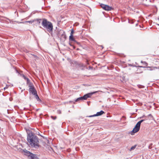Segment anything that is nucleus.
Listing matches in <instances>:
<instances>
[{
  "mask_svg": "<svg viewBox=\"0 0 159 159\" xmlns=\"http://www.w3.org/2000/svg\"><path fill=\"white\" fill-rule=\"evenodd\" d=\"M27 141L29 143L31 147L35 148H39L40 145L39 139L37 136L32 132L27 133Z\"/></svg>",
  "mask_w": 159,
  "mask_h": 159,
  "instance_id": "nucleus-1",
  "label": "nucleus"
},
{
  "mask_svg": "<svg viewBox=\"0 0 159 159\" xmlns=\"http://www.w3.org/2000/svg\"><path fill=\"white\" fill-rule=\"evenodd\" d=\"M42 25L49 33H51L52 32L53 29L52 24L47 19L45 18L42 19Z\"/></svg>",
  "mask_w": 159,
  "mask_h": 159,
  "instance_id": "nucleus-2",
  "label": "nucleus"
},
{
  "mask_svg": "<svg viewBox=\"0 0 159 159\" xmlns=\"http://www.w3.org/2000/svg\"><path fill=\"white\" fill-rule=\"evenodd\" d=\"M145 120H146V119L142 120L137 123L131 132V134L132 135H133L134 133L138 132L139 130L141 123Z\"/></svg>",
  "mask_w": 159,
  "mask_h": 159,
  "instance_id": "nucleus-3",
  "label": "nucleus"
},
{
  "mask_svg": "<svg viewBox=\"0 0 159 159\" xmlns=\"http://www.w3.org/2000/svg\"><path fill=\"white\" fill-rule=\"evenodd\" d=\"M23 151L25 155L27 156L29 159H34L37 158L36 154H33L25 149Z\"/></svg>",
  "mask_w": 159,
  "mask_h": 159,
  "instance_id": "nucleus-4",
  "label": "nucleus"
},
{
  "mask_svg": "<svg viewBox=\"0 0 159 159\" xmlns=\"http://www.w3.org/2000/svg\"><path fill=\"white\" fill-rule=\"evenodd\" d=\"M57 35L60 37L62 39H65L66 38L65 32L62 30H60L58 32Z\"/></svg>",
  "mask_w": 159,
  "mask_h": 159,
  "instance_id": "nucleus-5",
  "label": "nucleus"
},
{
  "mask_svg": "<svg viewBox=\"0 0 159 159\" xmlns=\"http://www.w3.org/2000/svg\"><path fill=\"white\" fill-rule=\"evenodd\" d=\"M100 6L102 8L106 11H111L112 9V7L103 4H101Z\"/></svg>",
  "mask_w": 159,
  "mask_h": 159,
  "instance_id": "nucleus-6",
  "label": "nucleus"
},
{
  "mask_svg": "<svg viewBox=\"0 0 159 159\" xmlns=\"http://www.w3.org/2000/svg\"><path fill=\"white\" fill-rule=\"evenodd\" d=\"M29 91L30 93H31L33 95L35 94V93H37V91L35 89L34 87L30 88Z\"/></svg>",
  "mask_w": 159,
  "mask_h": 159,
  "instance_id": "nucleus-7",
  "label": "nucleus"
},
{
  "mask_svg": "<svg viewBox=\"0 0 159 159\" xmlns=\"http://www.w3.org/2000/svg\"><path fill=\"white\" fill-rule=\"evenodd\" d=\"M104 113V111H101L100 112H97L96 114L94 115H93L90 116V117H92L95 116H100L103 114Z\"/></svg>",
  "mask_w": 159,
  "mask_h": 159,
  "instance_id": "nucleus-8",
  "label": "nucleus"
},
{
  "mask_svg": "<svg viewBox=\"0 0 159 159\" xmlns=\"http://www.w3.org/2000/svg\"><path fill=\"white\" fill-rule=\"evenodd\" d=\"M83 100H86L88 98H89V93H88L82 97Z\"/></svg>",
  "mask_w": 159,
  "mask_h": 159,
  "instance_id": "nucleus-9",
  "label": "nucleus"
},
{
  "mask_svg": "<svg viewBox=\"0 0 159 159\" xmlns=\"http://www.w3.org/2000/svg\"><path fill=\"white\" fill-rule=\"evenodd\" d=\"M34 21H37V24L38 25H40V24L41 23L42 21V19H34Z\"/></svg>",
  "mask_w": 159,
  "mask_h": 159,
  "instance_id": "nucleus-10",
  "label": "nucleus"
},
{
  "mask_svg": "<svg viewBox=\"0 0 159 159\" xmlns=\"http://www.w3.org/2000/svg\"><path fill=\"white\" fill-rule=\"evenodd\" d=\"M27 84L28 85L29 88H30V87L31 88L34 87L33 84L32 83L30 82V80L29 82H27Z\"/></svg>",
  "mask_w": 159,
  "mask_h": 159,
  "instance_id": "nucleus-11",
  "label": "nucleus"
},
{
  "mask_svg": "<svg viewBox=\"0 0 159 159\" xmlns=\"http://www.w3.org/2000/svg\"><path fill=\"white\" fill-rule=\"evenodd\" d=\"M34 96H35V97L36 99L38 101H41V100L39 99V97L37 93H35V94L34 95Z\"/></svg>",
  "mask_w": 159,
  "mask_h": 159,
  "instance_id": "nucleus-12",
  "label": "nucleus"
},
{
  "mask_svg": "<svg viewBox=\"0 0 159 159\" xmlns=\"http://www.w3.org/2000/svg\"><path fill=\"white\" fill-rule=\"evenodd\" d=\"M69 40L75 42L76 41L73 37V35H70L69 36Z\"/></svg>",
  "mask_w": 159,
  "mask_h": 159,
  "instance_id": "nucleus-13",
  "label": "nucleus"
},
{
  "mask_svg": "<svg viewBox=\"0 0 159 159\" xmlns=\"http://www.w3.org/2000/svg\"><path fill=\"white\" fill-rule=\"evenodd\" d=\"M83 100V98L82 97H80L79 98H77L75 101V102H79L80 101Z\"/></svg>",
  "mask_w": 159,
  "mask_h": 159,
  "instance_id": "nucleus-14",
  "label": "nucleus"
},
{
  "mask_svg": "<svg viewBox=\"0 0 159 159\" xmlns=\"http://www.w3.org/2000/svg\"><path fill=\"white\" fill-rule=\"evenodd\" d=\"M148 68H150V70H155V69H158L159 68L158 67H150V66H148V67H147Z\"/></svg>",
  "mask_w": 159,
  "mask_h": 159,
  "instance_id": "nucleus-15",
  "label": "nucleus"
},
{
  "mask_svg": "<svg viewBox=\"0 0 159 159\" xmlns=\"http://www.w3.org/2000/svg\"><path fill=\"white\" fill-rule=\"evenodd\" d=\"M22 77H23V78H24V79L25 80H26V81L27 82H28L29 81V78H27L25 76V75H22Z\"/></svg>",
  "mask_w": 159,
  "mask_h": 159,
  "instance_id": "nucleus-16",
  "label": "nucleus"
},
{
  "mask_svg": "<svg viewBox=\"0 0 159 159\" xmlns=\"http://www.w3.org/2000/svg\"><path fill=\"white\" fill-rule=\"evenodd\" d=\"M34 22V20H31L30 21H27L25 22L26 23H29L30 24H32Z\"/></svg>",
  "mask_w": 159,
  "mask_h": 159,
  "instance_id": "nucleus-17",
  "label": "nucleus"
},
{
  "mask_svg": "<svg viewBox=\"0 0 159 159\" xmlns=\"http://www.w3.org/2000/svg\"><path fill=\"white\" fill-rule=\"evenodd\" d=\"M142 63H143L144 65L145 66H146L148 65V63L145 61H141Z\"/></svg>",
  "mask_w": 159,
  "mask_h": 159,
  "instance_id": "nucleus-18",
  "label": "nucleus"
},
{
  "mask_svg": "<svg viewBox=\"0 0 159 159\" xmlns=\"http://www.w3.org/2000/svg\"><path fill=\"white\" fill-rule=\"evenodd\" d=\"M136 146V145H135L134 146L132 147L130 149V151H131L132 150H134Z\"/></svg>",
  "mask_w": 159,
  "mask_h": 159,
  "instance_id": "nucleus-19",
  "label": "nucleus"
},
{
  "mask_svg": "<svg viewBox=\"0 0 159 159\" xmlns=\"http://www.w3.org/2000/svg\"><path fill=\"white\" fill-rule=\"evenodd\" d=\"M98 91H96V92H91V93H90V97L92 95H93V94H95L96 93H98Z\"/></svg>",
  "mask_w": 159,
  "mask_h": 159,
  "instance_id": "nucleus-20",
  "label": "nucleus"
},
{
  "mask_svg": "<svg viewBox=\"0 0 159 159\" xmlns=\"http://www.w3.org/2000/svg\"><path fill=\"white\" fill-rule=\"evenodd\" d=\"M74 33V30L73 29H71V30L70 35H73V34Z\"/></svg>",
  "mask_w": 159,
  "mask_h": 159,
  "instance_id": "nucleus-21",
  "label": "nucleus"
},
{
  "mask_svg": "<svg viewBox=\"0 0 159 159\" xmlns=\"http://www.w3.org/2000/svg\"><path fill=\"white\" fill-rule=\"evenodd\" d=\"M51 118L53 120H55L57 118V117L56 116H51Z\"/></svg>",
  "mask_w": 159,
  "mask_h": 159,
  "instance_id": "nucleus-22",
  "label": "nucleus"
},
{
  "mask_svg": "<svg viewBox=\"0 0 159 159\" xmlns=\"http://www.w3.org/2000/svg\"><path fill=\"white\" fill-rule=\"evenodd\" d=\"M31 54V55H33V56H34V58H35L36 59H37L38 58V57L37 56L34 55V54Z\"/></svg>",
  "mask_w": 159,
  "mask_h": 159,
  "instance_id": "nucleus-23",
  "label": "nucleus"
},
{
  "mask_svg": "<svg viewBox=\"0 0 159 159\" xmlns=\"http://www.w3.org/2000/svg\"><path fill=\"white\" fill-rule=\"evenodd\" d=\"M57 113L59 114H61V111L60 110H58L57 111Z\"/></svg>",
  "mask_w": 159,
  "mask_h": 159,
  "instance_id": "nucleus-24",
  "label": "nucleus"
},
{
  "mask_svg": "<svg viewBox=\"0 0 159 159\" xmlns=\"http://www.w3.org/2000/svg\"><path fill=\"white\" fill-rule=\"evenodd\" d=\"M145 117V116L144 115H143V116H141V117H140V119L143 118L144 117Z\"/></svg>",
  "mask_w": 159,
  "mask_h": 159,
  "instance_id": "nucleus-25",
  "label": "nucleus"
},
{
  "mask_svg": "<svg viewBox=\"0 0 159 159\" xmlns=\"http://www.w3.org/2000/svg\"><path fill=\"white\" fill-rule=\"evenodd\" d=\"M143 2H144V3H143V4H145V1H147V0H143Z\"/></svg>",
  "mask_w": 159,
  "mask_h": 159,
  "instance_id": "nucleus-26",
  "label": "nucleus"
},
{
  "mask_svg": "<svg viewBox=\"0 0 159 159\" xmlns=\"http://www.w3.org/2000/svg\"><path fill=\"white\" fill-rule=\"evenodd\" d=\"M151 146H149V149H151Z\"/></svg>",
  "mask_w": 159,
  "mask_h": 159,
  "instance_id": "nucleus-27",
  "label": "nucleus"
},
{
  "mask_svg": "<svg viewBox=\"0 0 159 159\" xmlns=\"http://www.w3.org/2000/svg\"><path fill=\"white\" fill-rule=\"evenodd\" d=\"M152 145V143H151V144H150L149 146H151Z\"/></svg>",
  "mask_w": 159,
  "mask_h": 159,
  "instance_id": "nucleus-28",
  "label": "nucleus"
},
{
  "mask_svg": "<svg viewBox=\"0 0 159 159\" xmlns=\"http://www.w3.org/2000/svg\"><path fill=\"white\" fill-rule=\"evenodd\" d=\"M69 44L70 46H72V45L70 43H69Z\"/></svg>",
  "mask_w": 159,
  "mask_h": 159,
  "instance_id": "nucleus-29",
  "label": "nucleus"
},
{
  "mask_svg": "<svg viewBox=\"0 0 159 159\" xmlns=\"http://www.w3.org/2000/svg\"><path fill=\"white\" fill-rule=\"evenodd\" d=\"M87 103L88 105H89V102H88Z\"/></svg>",
  "mask_w": 159,
  "mask_h": 159,
  "instance_id": "nucleus-30",
  "label": "nucleus"
},
{
  "mask_svg": "<svg viewBox=\"0 0 159 159\" xmlns=\"http://www.w3.org/2000/svg\"><path fill=\"white\" fill-rule=\"evenodd\" d=\"M16 72H17V73H18V70H16Z\"/></svg>",
  "mask_w": 159,
  "mask_h": 159,
  "instance_id": "nucleus-31",
  "label": "nucleus"
},
{
  "mask_svg": "<svg viewBox=\"0 0 159 159\" xmlns=\"http://www.w3.org/2000/svg\"><path fill=\"white\" fill-rule=\"evenodd\" d=\"M87 62L88 64H89V63H88V60H87Z\"/></svg>",
  "mask_w": 159,
  "mask_h": 159,
  "instance_id": "nucleus-32",
  "label": "nucleus"
},
{
  "mask_svg": "<svg viewBox=\"0 0 159 159\" xmlns=\"http://www.w3.org/2000/svg\"><path fill=\"white\" fill-rule=\"evenodd\" d=\"M149 116H152V115H151L150 114V115H149Z\"/></svg>",
  "mask_w": 159,
  "mask_h": 159,
  "instance_id": "nucleus-33",
  "label": "nucleus"
},
{
  "mask_svg": "<svg viewBox=\"0 0 159 159\" xmlns=\"http://www.w3.org/2000/svg\"><path fill=\"white\" fill-rule=\"evenodd\" d=\"M141 67H143V66H140Z\"/></svg>",
  "mask_w": 159,
  "mask_h": 159,
  "instance_id": "nucleus-34",
  "label": "nucleus"
},
{
  "mask_svg": "<svg viewBox=\"0 0 159 159\" xmlns=\"http://www.w3.org/2000/svg\"><path fill=\"white\" fill-rule=\"evenodd\" d=\"M40 27V28H42V27H41V26H40V27Z\"/></svg>",
  "mask_w": 159,
  "mask_h": 159,
  "instance_id": "nucleus-35",
  "label": "nucleus"
},
{
  "mask_svg": "<svg viewBox=\"0 0 159 159\" xmlns=\"http://www.w3.org/2000/svg\"><path fill=\"white\" fill-rule=\"evenodd\" d=\"M157 25L159 26V24H157Z\"/></svg>",
  "mask_w": 159,
  "mask_h": 159,
  "instance_id": "nucleus-36",
  "label": "nucleus"
},
{
  "mask_svg": "<svg viewBox=\"0 0 159 159\" xmlns=\"http://www.w3.org/2000/svg\"><path fill=\"white\" fill-rule=\"evenodd\" d=\"M88 68H89V66L88 67Z\"/></svg>",
  "mask_w": 159,
  "mask_h": 159,
  "instance_id": "nucleus-37",
  "label": "nucleus"
},
{
  "mask_svg": "<svg viewBox=\"0 0 159 159\" xmlns=\"http://www.w3.org/2000/svg\"><path fill=\"white\" fill-rule=\"evenodd\" d=\"M158 20H159V17L158 18Z\"/></svg>",
  "mask_w": 159,
  "mask_h": 159,
  "instance_id": "nucleus-38",
  "label": "nucleus"
},
{
  "mask_svg": "<svg viewBox=\"0 0 159 159\" xmlns=\"http://www.w3.org/2000/svg\"><path fill=\"white\" fill-rule=\"evenodd\" d=\"M0 132L1 133V132Z\"/></svg>",
  "mask_w": 159,
  "mask_h": 159,
  "instance_id": "nucleus-39",
  "label": "nucleus"
}]
</instances>
